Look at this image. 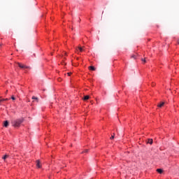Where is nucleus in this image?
<instances>
[{
	"mask_svg": "<svg viewBox=\"0 0 179 179\" xmlns=\"http://www.w3.org/2000/svg\"><path fill=\"white\" fill-rule=\"evenodd\" d=\"M9 125V122H8V120H6L4 122L3 126L7 128V127Z\"/></svg>",
	"mask_w": 179,
	"mask_h": 179,
	"instance_id": "0eeeda50",
	"label": "nucleus"
},
{
	"mask_svg": "<svg viewBox=\"0 0 179 179\" xmlns=\"http://www.w3.org/2000/svg\"><path fill=\"white\" fill-rule=\"evenodd\" d=\"M147 143H150V145H152V143H153V139L152 138H148Z\"/></svg>",
	"mask_w": 179,
	"mask_h": 179,
	"instance_id": "39448f33",
	"label": "nucleus"
},
{
	"mask_svg": "<svg viewBox=\"0 0 179 179\" xmlns=\"http://www.w3.org/2000/svg\"><path fill=\"white\" fill-rule=\"evenodd\" d=\"M152 86H155V84H153Z\"/></svg>",
	"mask_w": 179,
	"mask_h": 179,
	"instance_id": "4be33fe9",
	"label": "nucleus"
},
{
	"mask_svg": "<svg viewBox=\"0 0 179 179\" xmlns=\"http://www.w3.org/2000/svg\"><path fill=\"white\" fill-rule=\"evenodd\" d=\"M11 99H12L13 100H16V99L15 98L14 96H11Z\"/></svg>",
	"mask_w": 179,
	"mask_h": 179,
	"instance_id": "a211bd4d",
	"label": "nucleus"
},
{
	"mask_svg": "<svg viewBox=\"0 0 179 179\" xmlns=\"http://www.w3.org/2000/svg\"><path fill=\"white\" fill-rule=\"evenodd\" d=\"M178 44H179V41H178Z\"/></svg>",
	"mask_w": 179,
	"mask_h": 179,
	"instance_id": "aec40b11",
	"label": "nucleus"
},
{
	"mask_svg": "<svg viewBox=\"0 0 179 179\" xmlns=\"http://www.w3.org/2000/svg\"><path fill=\"white\" fill-rule=\"evenodd\" d=\"M32 100H36L38 103V98L36 96H32Z\"/></svg>",
	"mask_w": 179,
	"mask_h": 179,
	"instance_id": "f8f14e48",
	"label": "nucleus"
},
{
	"mask_svg": "<svg viewBox=\"0 0 179 179\" xmlns=\"http://www.w3.org/2000/svg\"><path fill=\"white\" fill-rule=\"evenodd\" d=\"M164 106V102H162L160 104L157 106V107L162 108Z\"/></svg>",
	"mask_w": 179,
	"mask_h": 179,
	"instance_id": "9b49d317",
	"label": "nucleus"
},
{
	"mask_svg": "<svg viewBox=\"0 0 179 179\" xmlns=\"http://www.w3.org/2000/svg\"><path fill=\"white\" fill-rule=\"evenodd\" d=\"M141 61H142L144 64H146V58H145V59H141Z\"/></svg>",
	"mask_w": 179,
	"mask_h": 179,
	"instance_id": "4468645a",
	"label": "nucleus"
},
{
	"mask_svg": "<svg viewBox=\"0 0 179 179\" xmlns=\"http://www.w3.org/2000/svg\"><path fill=\"white\" fill-rule=\"evenodd\" d=\"M8 99H0V106H2V101H8Z\"/></svg>",
	"mask_w": 179,
	"mask_h": 179,
	"instance_id": "20e7f679",
	"label": "nucleus"
},
{
	"mask_svg": "<svg viewBox=\"0 0 179 179\" xmlns=\"http://www.w3.org/2000/svg\"><path fill=\"white\" fill-rule=\"evenodd\" d=\"M78 50H79L80 52H83V51H84L83 48L80 46H78Z\"/></svg>",
	"mask_w": 179,
	"mask_h": 179,
	"instance_id": "9d476101",
	"label": "nucleus"
},
{
	"mask_svg": "<svg viewBox=\"0 0 179 179\" xmlns=\"http://www.w3.org/2000/svg\"><path fill=\"white\" fill-rule=\"evenodd\" d=\"M36 167H38V169H41V163L38 159L36 161Z\"/></svg>",
	"mask_w": 179,
	"mask_h": 179,
	"instance_id": "f03ea898",
	"label": "nucleus"
},
{
	"mask_svg": "<svg viewBox=\"0 0 179 179\" xmlns=\"http://www.w3.org/2000/svg\"><path fill=\"white\" fill-rule=\"evenodd\" d=\"M76 51H78V49H76Z\"/></svg>",
	"mask_w": 179,
	"mask_h": 179,
	"instance_id": "412c9836",
	"label": "nucleus"
},
{
	"mask_svg": "<svg viewBox=\"0 0 179 179\" xmlns=\"http://www.w3.org/2000/svg\"><path fill=\"white\" fill-rule=\"evenodd\" d=\"M89 69H90V71H96V68H94V66H90Z\"/></svg>",
	"mask_w": 179,
	"mask_h": 179,
	"instance_id": "6e6552de",
	"label": "nucleus"
},
{
	"mask_svg": "<svg viewBox=\"0 0 179 179\" xmlns=\"http://www.w3.org/2000/svg\"><path fill=\"white\" fill-rule=\"evenodd\" d=\"M89 99H90V96H89V95L85 96L83 99L86 101V100H89Z\"/></svg>",
	"mask_w": 179,
	"mask_h": 179,
	"instance_id": "423d86ee",
	"label": "nucleus"
},
{
	"mask_svg": "<svg viewBox=\"0 0 179 179\" xmlns=\"http://www.w3.org/2000/svg\"><path fill=\"white\" fill-rule=\"evenodd\" d=\"M157 173H159V174H162V173H163V169H157Z\"/></svg>",
	"mask_w": 179,
	"mask_h": 179,
	"instance_id": "1a4fd4ad",
	"label": "nucleus"
},
{
	"mask_svg": "<svg viewBox=\"0 0 179 179\" xmlns=\"http://www.w3.org/2000/svg\"><path fill=\"white\" fill-rule=\"evenodd\" d=\"M1 45H2L1 44H0V47H1Z\"/></svg>",
	"mask_w": 179,
	"mask_h": 179,
	"instance_id": "5701e85b",
	"label": "nucleus"
},
{
	"mask_svg": "<svg viewBox=\"0 0 179 179\" xmlns=\"http://www.w3.org/2000/svg\"><path fill=\"white\" fill-rule=\"evenodd\" d=\"M67 75H68L69 76H71V75H72V73H68Z\"/></svg>",
	"mask_w": 179,
	"mask_h": 179,
	"instance_id": "6ab92c4d",
	"label": "nucleus"
},
{
	"mask_svg": "<svg viewBox=\"0 0 179 179\" xmlns=\"http://www.w3.org/2000/svg\"><path fill=\"white\" fill-rule=\"evenodd\" d=\"M8 157H9V155H4V156L3 157V160H5L6 159H8Z\"/></svg>",
	"mask_w": 179,
	"mask_h": 179,
	"instance_id": "ddd939ff",
	"label": "nucleus"
},
{
	"mask_svg": "<svg viewBox=\"0 0 179 179\" xmlns=\"http://www.w3.org/2000/svg\"><path fill=\"white\" fill-rule=\"evenodd\" d=\"M115 136V134H113V136H111L110 139H114V137Z\"/></svg>",
	"mask_w": 179,
	"mask_h": 179,
	"instance_id": "f3484780",
	"label": "nucleus"
},
{
	"mask_svg": "<svg viewBox=\"0 0 179 179\" xmlns=\"http://www.w3.org/2000/svg\"><path fill=\"white\" fill-rule=\"evenodd\" d=\"M87 152H89V150H85L83 152L81 153H87Z\"/></svg>",
	"mask_w": 179,
	"mask_h": 179,
	"instance_id": "dca6fc26",
	"label": "nucleus"
},
{
	"mask_svg": "<svg viewBox=\"0 0 179 179\" xmlns=\"http://www.w3.org/2000/svg\"><path fill=\"white\" fill-rule=\"evenodd\" d=\"M23 121H24L23 118L16 119L13 120L11 122V124L13 127H14L15 128H19V127H20V124L23 122Z\"/></svg>",
	"mask_w": 179,
	"mask_h": 179,
	"instance_id": "f257e3e1",
	"label": "nucleus"
},
{
	"mask_svg": "<svg viewBox=\"0 0 179 179\" xmlns=\"http://www.w3.org/2000/svg\"><path fill=\"white\" fill-rule=\"evenodd\" d=\"M131 57L134 58V59H136V55H131Z\"/></svg>",
	"mask_w": 179,
	"mask_h": 179,
	"instance_id": "2eb2a0df",
	"label": "nucleus"
},
{
	"mask_svg": "<svg viewBox=\"0 0 179 179\" xmlns=\"http://www.w3.org/2000/svg\"><path fill=\"white\" fill-rule=\"evenodd\" d=\"M17 65L20 68H22V69H24V68H29L23 64H22L21 63H17Z\"/></svg>",
	"mask_w": 179,
	"mask_h": 179,
	"instance_id": "7ed1b4c3",
	"label": "nucleus"
}]
</instances>
